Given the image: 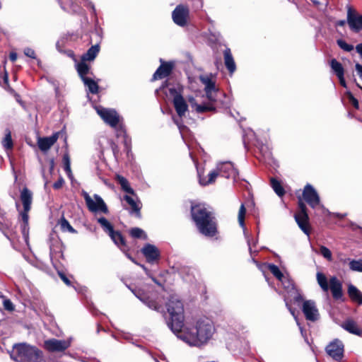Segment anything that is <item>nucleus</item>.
Returning <instances> with one entry per match:
<instances>
[{"label": "nucleus", "instance_id": "9", "mask_svg": "<svg viewBox=\"0 0 362 362\" xmlns=\"http://www.w3.org/2000/svg\"><path fill=\"white\" fill-rule=\"evenodd\" d=\"M71 345L70 340H60L57 339H50L45 340L44 347L49 352H59L67 349Z\"/></svg>", "mask_w": 362, "mask_h": 362}, {"label": "nucleus", "instance_id": "10", "mask_svg": "<svg viewBox=\"0 0 362 362\" xmlns=\"http://www.w3.org/2000/svg\"><path fill=\"white\" fill-rule=\"evenodd\" d=\"M302 311L308 321L315 322L320 317L318 309L317 308L316 303L312 300H305L303 303Z\"/></svg>", "mask_w": 362, "mask_h": 362}, {"label": "nucleus", "instance_id": "32", "mask_svg": "<svg viewBox=\"0 0 362 362\" xmlns=\"http://www.w3.org/2000/svg\"><path fill=\"white\" fill-rule=\"evenodd\" d=\"M20 216L22 220V224L21 226L22 235L25 240V242L28 240L29 235V226H28V214L25 213H20Z\"/></svg>", "mask_w": 362, "mask_h": 362}, {"label": "nucleus", "instance_id": "49", "mask_svg": "<svg viewBox=\"0 0 362 362\" xmlns=\"http://www.w3.org/2000/svg\"><path fill=\"white\" fill-rule=\"evenodd\" d=\"M4 308L8 311H13L14 310V305L11 300L4 298L3 302Z\"/></svg>", "mask_w": 362, "mask_h": 362}, {"label": "nucleus", "instance_id": "37", "mask_svg": "<svg viewBox=\"0 0 362 362\" xmlns=\"http://www.w3.org/2000/svg\"><path fill=\"white\" fill-rule=\"evenodd\" d=\"M98 222L100 223V226L103 228V230L110 235L112 233L114 230L112 225L107 221L105 217H100L98 219Z\"/></svg>", "mask_w": 362, "mask_h": 362}, {"label": "nucleus", "instance_id": "26", "mask_svg": "<svg viewBox=\"0 0 362 362\" xmlns=\"http://www.w3.org/2000/svg\"><path fill=\"white\" fill-rule=\"evenodd\" d=\"M172 65L169 63H163L153 74V80L161 79L168 76L172 71Z\"/></svg>", "mask_w": 362, "mask_h": 362}, {"label": "nucleus", "instance_id": "51", "mask_svg": "<svg viewBox=\"0 0 362 362\" xmlns=\"http://www.w3.org/2000/svg\"><path fill=\"white\" fill-rule=\"evenodd\" d=\"M23 52L25 56L32 59H36V54L33 49L30 47H25Z\"/></svg>", "mask_w": 362, "mask_h": 362}, {"label": "nucleus", "instance_id": "47", "mask_svg": "<svg viewBox=\"0 0 362 362\" xmlns=\"http://www.w3.org/2000/svg\"><path fill=\"white\" fill-rule=\"evenodd\" d=\"M320 252L321 255L323 257H325V259H327V260H329V261L332 260V252H331L330 250L328 249L327 247L323 246V245L320 246Z\"/></svg>", "mask_w": 362, "mask_h": 362}, {"label": "nucleus", "instance_id": "29", "mask_svg": "<svg viewBox=\"0 0 362 362\" xmlns=\"http://www.w3.org/2000/svg\"><path fill=\"white\" fill-rule=\"evenodd\" d=\"M347 292L352 301L362 305V293L355 286L349 284Z\"/></svg>", "mask_w": 362, "mask_h": 362}, {"label": "nucleus", "instance_id": "40", "mask_svg": "<svg viewBox=\"0 0 362 362\" xmlns=\"http://www.w3.org/2000/svg\"><path fill=\"white\" fill-rule=\"evenodd\" d=\"M317 281L321 288L325 291H327L329 289L328 284H327V279L326 276L321 272L317 273Z\"/></svg>", "mask_w": 362, "mask_h": 362}, {"label": "nucleus", "instance_id": "21", "mask_svg": "<svg viewBox=\"0 0 362 362\" xmlns=\"http://www.w3.org/2000/svg\"><path fill=\"white\" fill-rule=\"evenodd\" d=\"M329 288L334 299L339 300L342 298V284L337 277L332 276L329 279Z\"/></svg>", "mask_w": 362, "mask_h": 362}, {"label": "nucleus", "instance_id": "30", "mask_svg": "<svg viewBox=\"0 0 362 362\" xmlns=\"http://www.w3.org/2000/svg\"><path fill=\"white\" fill-rule=\"evenodd\" d=\"M100 51L98 44L91 46L86 53L81 56V60L85 62H90L95 59Z\"/></svg>", "mask_w": 362, "mask_h": 362}, {"label": "nucleus", "instance_id": "55", "mask_svg": "<svg viewBox=\"0 0 362 362\" xmlns=\"http://www.w3.org/2000/svg\"><path fill=\"white\" fill-rule=\"evenodd\" d=\"M299 213L307 212V207L305 204L302 202L299 201L298 202V211Z\"/></svg>", "mask_w": 362, "mask_h": 362}, {"label": "nucleus", "instance_id": "63", "mask_svg": "<svg viewBox=\"0 0 362 362\" xmlns=\"http://www.w3.org/2000/svg\"><path fill=\"white\" fill-rule=\"evenodd\" d=\"M346 22L344 20L338 21L336 23L337 26H344L345 25Z\"/></svg>", "mask_w": 362, "mask_h": 362}, {"label": "nucleus", "instance_id": "60", "mask_svg": "<svg viewBox=\"0 0 362 362\" xmlns=\"http://www.w3.org/2000/svg\"><path fill=\"white\" fill-rule=\"evenodd\" d=\"M9 59L12 62H16L17 59V54L16 52H11L9 55Z\"/></svg>", "mask_w": 362, "mask_h": 362}, {"label": "nucleus", "instance_id": "12", "mask_svg": "<svg viewBox=\"0 0 362 362\" xmlns=\"http://www.w3.org/2000/svg\"><path fill=\"white\" fill-rule=\"evenodd\" d=\"M216 168L220 175L226 178L233 177L235 180L238 175V171L230 161L219 162L216 165Z\"/></svg>", "mask_w": 362, "mask_h": 362}, {"label": "nucleus", "instance_id": "2", "mask_svg": "<svg viewBox=\"0 0 362 362\" xmlns=\"http://www.w3.org/2000/svg\"><path fill=\"white\" fill-rule=\"evenodd\" d=\"M191 214L199 231L206 236H214L216 233L214 217L204 204L192 206Z\"/></svg>", "mask_w": 362, "mask_h": 362}, {"label": "nucleus", "instance_id": "56", "mask_svg": "<svg viewBox=\"0 0 362 362\" xmlns=\"http://www.w3.org/2000/svg\"><path fill=\"white\" fill-rule=\"evenodd\" d=\"M59 276L66 285L69 286L71 284V281L64 274H63L62 272H59Z\"/></svg>", "mask_w": 362, "mask_h": 362}, {"label": "nucleus", "instance_id": "31", "mask_svg": "<svg viewBox=\"0 0 362 362\" xmlns=\"http://www.w3.org/2000/svg\"><path fill=\"white\" fill-rule=\"evenodd\" d=\"M342 327L351 334L358 336L362 334V329L354 320H349L345 321L342 325Z\"/></svg>", "mask_w": 362, "mask_h": 362}, {"label": "nucleus", "instance_id": "36", "mask_svg": "<svg viewBox=\"0 0 362 362\" xmlns=\"http://www.w3.org/2000/svg\"><path fill=\"white\" fill-rule=\"evenodd\" d=\"M332 70L337 76L344 75V69L342 64L336 59H331L329 62Z\"/></svg>", "mask_w": 362, "mask_h": 362}, {"label": "nucleus", "instance_id": "28", "mask_svg": "<svg viewBox=\"0 0 362 362\" xmlns=\"http://www.w3.org/2000/svg\"><path fill=\"white\" fill-rule=\"evenodd\" d=\"M224 64L230 74L234 73L236 69V65L232 56L231 51L229 48H226L223 52Z\"/></svg>", "mask_w": 362, "mask_h": 362}, {"label": "nucleus", "instance_id": "38", "mask_svg": "<svg viewBox=\"0 0 362 362\" xmlns=\"http://www.w3.org/2000/svg\"><path fill=\"white\" fill-rule=\"evenodd\" d=\"M113 242L119 247L124 246L125 241L122 234L118 231H112V233L109 235Z\"/></svg>", "mask_w": 362, "mask_h": 362}, {"label": "nucleus", "instance_id": "44", "mask_svg": "<svg viewBox=\"0 0 362 362\" xmlns=\"http://www.w3.org/2000/svg\"><path fill=\"white\" fill-rule=\"evenodd\" d=\"M195 110L198 113H203L208 111H214L215 107L211 104L197 105Z\"/></svg>", "mask_w": 362, "mask_h": 362}, {"label": "nucleus", "instance_id": "11", "mask_svg": "<svg viewBox=\"0 0 362 362\" xmlns=\"http://www.w3.org/2000/svg\"><path fill=\"white\" fill-rule=\"evenodd\" d=\"M327 354L336 361H340L344 355V345L339 339H334L326 346Z\"/></svg>", "mask_w": 362, "mask_h": 362}, {"label": "nucleus", "instance_id": "61", "mask_svg": "<svg viewBox=\"0 0 362 362\" xmlns=\"http://www.w3.org/2000/svg\"><path fill=\"white\" fill-rule=\"evenodd\" d=\"M356 51L362 56V43L358 44L356 46Z\"/></svg>", "mask_w": 362, "mask_h": 362}, {"label": "nucleus", "instance_id": "7", "mask_svg": "<svg viewBox=\"0 0 362 362\" xmlns=\"http://www.w3.org/2000/svg\"><path fill=\"white\" fill-rule=\"evenodd\" d=\"M189 16V9L188 6L183 4L177 5L172 13L173 22L180 27H185L187 25Z\"/></svg>", "mask_w": 362, "mask_h": 362}, {"label": "nucleus", "instance_id": "62", "mask_svg": "<svg viewBox=\"0 0 362 362\" xmlns=\"http://www.w3.org/2000/svg\"><path fill=\"white\" fill-rule=\"evenodd\" d=\"M63 160H64V165L68 163H70V160H69V156L67 155L64 156Z\"/></svg>", "mask_w": 362, "mask_h": 362}, {"label": "nucleus", "instance_id": "14", "mask_svg": "<svg viewBox=\"0 0 362 362\" xmlns=\"http://www.w3.org/2000/svg\"><path fill=\"white\" fill-rule=\"evenodd\" d=\"M303 197L309 206L313 209L320 204V197L314 187L310 184L305 185Z\"/></svg>", "mask_w": 362, "mask_h": 362}, {"label": "nucleus", "instance_id": "48", "mask_svg": "<svg viewBox=\"0 0 362 362\" xmlns=\"http://www.w3.org/2000/svg\"><path fill=\"white\" fill-rule=\"evenodd\" d=\"M61 228L64 230H68L71 233H75L76 230L73 228V227L70 225L69 221L66 220L65 218H62L61 220Z\"/></svg>", "mask_w": 362, "mask_h": 362}, {"label": "nucleus", "instance_id": "23", "mask_svg": "<svg viewBox=\"0 0 362 362\" xmlns=\"http://www.w3.org/2000/svg\"><path fill=\"white\" fill-rule=\"evenodd\" d=\"M75 66L77 73L82 81L90 77V76H93L90 66L86 64V62L81 60L80 62H76Z\"/></svg>", "mask_w": 362, "mask_h": 362}, {"label": "nucleus", "instance_id": "45", "mask_svg": "<svg viewBox=\"0 0 362 362\" xmlns=\"http://www.w3.org/2000/svg\"><path fill=\"white\" fill-rule=\"evenodd\" d=\"M349 267L352 271L362 272V260H351Z\"/></svg>", "mask_w": 362, "mask_h": 362}, {"label": "nucleus", "instance_id": "34", "mask_svg": "<svg viewBox=\"0 0 362 362\" xmlns=\"http://www.w3.org/2000/svg\"><path fill=\"white\" fill-rule=\"evenodd\" d=\"M220 175L217 168L211 171L208 175V178L206 177L199 176V183L202 185H208L215 182L216 177Z\"/></svg>", "mask_w": 362, "mask_h": 362}, {"label": "nucleus", "instance_id": "59", "mask_svg": "<svg viewBox=\"0 0 362 362\" xmlns=\"http://www.w3.org/2000/svg\"><path fill=\"white\" fill-rule=\"evenodd\" d=\"M124 146H125V149L127 151V156H129V153L131 149H130V147H129V142H128L127 139H124Z\"/></svg>", "mask_w": 362, "mask_h": 362}, {"label": "nucleus", "instance_id": "64", "mask_svg": "<svg viewBox=\"0 0 362 362\" xmlns=\"http://www.w3.org/2000/svg\"><path fill=\"white\" fill-rule=\"evenodd\" d=\"M64 170L67 173H71V167H70V163H68L66 165H64Z\"/></svg>", "mask_w": 362, "mask_h": 362}, {"label": "nucleus", "instance_id": "53", "mask_svg": "<svg viewBox=\"0 0 362 362\" xmlns=\"http://www.w3.org/2000/svg\"><path fill=\"white\" fill-rule=\"evenodd\" d=\"M286 305L287 308L288 309V310L290 311L291 314L294 317V318L297 322V325L299 326L300 332L303 334V327L300 326V323L298 322L297 317L295 315V310L288 305V303L287 302L286 303Z\"/></svg>", "mask_w": 362, "mask_h": 362}, {"label": "nucleus", "instance_id": "15", "mask_svg": "<svg viewBox=\"0 0 362 362\" xmlns=\"http://www.w3.org/2000/svg\"><path fill=\"white\" fill-rule=\"evenodd\" d=\"M200 81L204 85V90L206 98L210 101H216L218 89L215 86V82L208 76H201Z\"/></svg>", "mask_w": 362, "mask_h": 362}, {"label": "nucleus", "instance_id": "54", "mask_svg": "<svg viewBox=\"0 0 362 362\" xmlns=\"http://www.w3.org/2000/svg\"><path fill=\"white\" fill-rule=\"evenodd\" d=\"M64 180L63 179V177H60L57 181H56L54 184H53V187L55 189H60L62 185H64Z\"/></svg>", "mask_w": 362, "mask_h": 362}, {"label": "nucleus", "instance_id": "16", "mask_svg": "<svg viewBox=\"0 0 362 362\" xmlns=\"http://www.w3.org/2000/svg\"><path fill=\"white\" fill-rule=\"evenodd\" d=\"M123 201H125L127 204L129 206V207H124L129 211L131 214H135L137 217H140L141 213L140 210L141 208V202L138 199L137 197L133 196L131 194H126L122 198Z\"/></svg>", "mask_w": 362, "mask_h": 362}, {"label": "nucleus", "instance_id": "58", "mask_svg": "<svg viewBox=\"0 0 362 362\" xmlns=\"http://www.w3.org/2000/svg\"><path fill=\"white\" fill-rule=\"evenodd\" d=\"M339 81V83L341 84V86H342L343 87L346 88V81H345V78H344V75H341V76H337Z\"/></svg>", "mask_w": 362, "mask_h": 362}, {"label": "nucleus", "instance_id": "27", "mask_svg": "<svg viewBox=\"0 0 362 362\" xmlns=\"http://www.w3.org/2000/svg\"><path fill=\"white\" fill-rule=\"evenodd\" d=\"M49 257L54 267H56L55 260L63 257V252L59 242L56 241L54 245L49 246Z\"/></svg>", "mask_w": 362, "mask_h": 362}, {"label": "nucleus", "instance_id": "52", "mask_svg": "<svg viewBox=\"0 0 362 362\" xmlns=\"http://www.w3.org/2000/svg\"><path fill=\"white\" fill-rule=\"evenodd\" d=\"M348 99H349V103L353 105L356 109H358V101L356 98H355L354 97V95L349 93H348Z\"/></svg>", "mask_w": 362, "mask_h": 362}, {"label": "nucleus", "instance_id": "33", "mask_svg": "<svg viewBox=\"0 0 362 362\" xmlns=\"http://www.w3.org/2000/svg\"><path fill=\"white\" fill-rule=\"evenodd\" d=\"M84 86L87 88V91L92 94L98 93L99 86L98 82L92 77L85 78L83 81Z\"/></svg>", "mask_w": 362, "mask_h": 362}, {"label": "nucleus", "instance_id": "43", "mask_svg": "<svg viewBox=\"0 0 362 362\" xmlns=\"http://www.w3.org/2000/svg\"><path fill=\"white\" fill-rule=\"evenodd\" d=\"M269 270L270 272L275 276L278 280L283 279L284 276L282 272L280 271L279 268L273 264H269L268 265Z\"/></svg>", "mask_w": 362, "mask_h": 362}, {"label": "nucleus", "instance_id": "46", "mask_svg": "<svg viewBox=\"0 0 362 362\" xmlns=\"http://www.w3.org/2000/svg\"><path fill=\"white\" fill-rule=\"evenodd\" d=\"M337 45L346 52H351L354 49V46L346 43L344 40L339 39L337 40Z\"/></svg>", "mask_w": 362, "mask_h": 362}, {"label": "nucleus", "instance_id": "57", "mask_svg": "<svg viewBox=\"0 0 362 362\" xmlns=\"http://www.w3.org/2000/svg\"><path fill=\"white\" fill-rule=\"evenodd\" d=\"M355 68H356L357 74L358 75L359 78L362 81V65L357 63L355 66Z\"/></svg>", "mask_w": 362, "mask_h": 362}, {"label": "nucleus", "instance_id": "1", "mask_svg": "<svg viewBox=\"0 0 362 362\" xmlns=\"http://www.w3.org/2000/svg\"><path fill=\"white\" fill-rule=\"evenodd\" d=\"M166 308L170 316L168 325L178 338L190 346H196L206 343L211 338L215 329L209 319L198 320L192 329L184 328V306L177 296L170 297Z\"/></svg>", "mask_w": 362, "mask_h": 362}, {"label": "nucleus", "instance_id": "41", "mask_svg": "<svg viewBox=\"0 0 362 362\" xmlns=\"http://www.w3.org/2000/svg\"><path fill=\"white\" fill-rule=\"evenodd\" d=\"M1 143L4 148L6 150L11 149L13 148L11 133L8 129H6V133Z\"/></svg>", "mask_w": 362, "mask_h": 362}, {"label": "nucleus", "instance_id": "8", "mask_svg": "<svg viewBox=\"0 0 362 362\" xmlns=\"http://www.w3.org/2000/svg\"><path fill=\"white\" fill-rule=\"evenodd\" d=\"M97 112L104 122L112 127H116L119 122V116L114 110L99 107L97 108Z\"/></svg>", "mask_w": 362, "mask_h": 362}, {"label": "nucleus", "instance_id": "6", "mask_svg": "<svg viewBox=\"0 0 362 362\" xmlns=\"http://www.w3.org/2000/svg\"><path fill=\"white\" fill-rule=\"evenodd\" d=\"M61 8L66 12L70 13H78L81 11V5L89 6L95 13V9L94 5L88 0H58Z\"/></svg>", "mask_w": 362, "mask_h": 362}, {"label": "nucleus", "instance_id": "20", "mask_svg": "<svg viewBox=\"0 0 362 362\" xmlns=\"http://www.w3.org/2000/svg\"><path fill=\"white\" fill-rule=\"evenodd\" d=\"M21 200L23 206V211L21 213L28 214L31 209L33 202V193L27 187H24L21 192Z\"/></svg>", "mask_w": 362, "mask_h": 362}, {"label": "nucleus", "instance_id": "19", "mask_svg": "<svg viewBox=\"0 0 362 362\" xmlns=\"http://www.w3.org/2000/svg\"><path fill=\"white\" fill-rule=\"evenodd\" d=\"M59 132H55L50 136L39 138L37 145L39 148L45 152L48 151L57 141Z\"/></svg>", "mask_w": 362, "mask_h": 362}, {"label": "nucleus", "instance_id": "35", "mask_svg": "<svg viewBox=\"0 0 362 362\" xmlns=\"http://www.w3.org/2000/svg\"><path fill=\"white\" fill-rule=\"evenodd\" d=\"M117 180L118 183L120 185L121 188L124 192L136 197L134 190L131 187L129 181L125 177L121 175H117Z\"/></svg>", "mask_w": 362, "mask_h": 362}, {"label": "nucleus", "instance_id": "17", "mask_svg": "<svg viewBox=\"0 0 362 362\" xmlns=\"http://www.w3.org/2000/svg\"><path fill=\"white\" fill-rule=\"evenodd\" d=\"M141 252L148 263H153L159 259L160 254L159 250L153 245L147 243L141 249Z\"/></svg>", "mask_w": 362, "mask_h": 362}, {"label": "nucleus", "instance_id": "13", "mask_svg": "<svg viewBox=\"0 0 362 362\" xmlns=\"http://www.w3.org/2000/svg\"><path fill=\"white\" fill-rule=\"evenodd\" d=\"M347 23L352 31L354 33L360 32L362 30V14H356L351 7H349L347 10Z\"/></svg>", "mask_w": 362, "mask_h": 362}, {"label": "nucleus", "instance_id": "25", "mask_svg": "<svg viewBox=\"0 0 362 362\" xmlns=\"http://www.w3.org/2000/svg\"><path fill=\"white\" fill-rule=\"evenodd\" d=\"M245 213H246V209H245V205L243 204H242L240 205L239 212H238V222H239L240 226L243 229L245 236L247 238V243L249 246L250 252V254H252V245H251L252 243H251L250 238H249V236L247 235V234L246 233V228H245V222H244Z\"/></svg>", "mask_w": 362, "mask_h": 362}, {"label": "nucleus", "instance_id": "22", "mask_svg": "<svg viewBox=\"0 0 362 362\" xmlns=\"http://www.w3.org/2000/svg\"><path fill=\"white\" fill-rule=\"evenodd\" d=\"M132 292L134 294V296L138 298L141 301L144 303L149 308L155 310H158L160 306L158 304L154 301L149 300L148 298H146V296L143 291L137 288H130Z\"/></svg>", "mask_w": 362, "mask_h": 362}, {"label": "nucleus", "instance_id": "50", "mask_svg": "<svg viewBox=\"0 0 362 362\" xmlns=\"http://www.w3.org/2000/svg\"><path fill=\"white\" fill-rule=\"evenodd\" d=\"M58 50H59V52H60L62 53H64L67 57H69L71 59H72L76 63L78 62H77V59L76 57V55H75L74 52L71 49L62 50V49H58Z\"/></svg>", "mask_w": 362, "mask_h": 362}, {"label": "nucleus", "instance_id": "4", "mask_svg": "<svg viewBox=\"0 0 362 362\" xmlns=\"http://www.w3.org/2000/svg\"><path fill=\"white\" fill-rule=\"evenodd\" d=\"M170 93L173 95V103L175 110L180 117V119H177L175 117H173V119L179 128L180 131L182 132L183 129L187 128L185 126L182 125L181 118L185 116L186 112L188 111V105L185 98L180 93L177 92L175 88H170Z\"/></svg>", "mask_w": 362, "mask_h": 362}, {"label": "nucleus", "instance_id": "39", "mask_svg": "<svg viewBox=\"0 0 362 362\" xmlns=\"http://www.w3.org/2000/svg\"><path fill=\"white\" fill-rule=\"evenodd\" d=\"M270 182L271 186L274 191L275 192V193L279 197L283 196L285 193V191L282 187L281 183L273 177L271 178Z\"/></svg>", "mask_w": 362, "mask_h": 362}, {"label": "nucleus", "instance_id": "18", "mask_svg": "<svg viewBox=\"0 0 362 362\" xmlns=\"http://www.w3.org/2000/svg\"><path fill=\"white\" fill-rule=\"evenodd\" d=\"M279 281L281 282L282 285L284 286V288L287 291V292L293 293L295 294L293 296V300L296 302L299 303L303 300V296L301 295L300 291L296 289L292 280H291L288 277L284 276L283 279Z\"/></svg>", "mask_w": 362, "mask_h": 362}, {"label": "nucleus", "instance_id": "24", "mask_svg": "<svg viewBox=\"0 0 362 362\" xmlns=\"http://www.w3.org/2000/svg\"><path fill=\"white\" fill-rule=\"evenodd\" d=\"M295 219L299 228L303 231V233L309 235L310 231L308 226V215L307 212L296 213L295 214Z\"/></svg>", "mask_w": 362, "mask_h": 362}, {"label": "nucleus", "instance_id": "42", "mask_svg": "<svg viewBox=\"0 0 362 362\" xmlns=\"http://www.w3.org/2000/svg\"><path fill=\"white\" fill-rule=\"evenodd\" d=\"M130 235L135 238H143L144 240L147 239V235L139 228H132L130 230Z\"/></svg>", "mask_w": 362, "mask_h": 362}, {"label": "nucleus", "instance_id": "3", "mask_svg": "<svg viewBox=\"0 0 362 362\" xmlns=\"http://www.w3.org/2000/svg\"><path fill=\"white\" fill-rule=\"evenodd\" d=\"M13 349L16 354H11V358L16 362L25 361L29 362H40L42 360L43 354L42 351L35 346L27 343L15 344Z\"/></svg>", "mask_w": 362, "mask_h": 362}, {"label": "nucleus", "instance_id": "5", "mask_svg": "<svg viewBox=\"0 0 362 362\" xmlns=\"http://www.w3.org/2000/svg\"><path fill=\"white\" fill-rule=\"evenodd\" d=\"M82 194L90 211L93 213H97L98 211L104 214L108 213V209L106 204L98 194H94L93 199L86 192L83 191Z\"/></svg>", "mask_w": 362, "mask_h": 362}]
</instances>
